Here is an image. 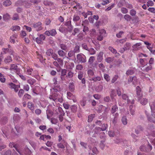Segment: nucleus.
Wrapping results in <instances>:
<instances>
[{
  "label": "nucleus",
  "instance_id": "obj_1",
  "mask_svg": "<svg viewBox=\"0 0 155 155\" xmlns=\"http://www.w3.org/2000/svg\"><path fill=\"white\" fill-rule=\"evenodd\" d=\"M9 70L10 72L12 74L15 73L18 74L19 72V69L18 68V66L15 64H11L10 66Z\"/></svg>",
  "mask_w": 155,
  "mask_h": 155
},
{
  "label": "nucleus",
  "instance_id": "obj_2",
  "mask_svg": "<svg viewBox=\"0 0 155 155\" xmlns=\"http://www.w3.org/2000/svg\"><path fill=\"white\" fill-rule=\"evenodd\" d=\"M33 27L35 28L37 31L41 30L43 29L42 23L40 21L34 23L33 24Z\"/></svg>",
  "mask_w": 155,
  "mask_h": 155
},
{
  "label": "nucleus",
  "instance_id": "obj_3",
  "mask_svg": "<svg viewBox=\"0 0 155 155\" xmlns=\"http://www.w3.org/2000/svg\"><path fill=\"white\" fill-rule=\"evenodd\" d=\"M89 24L88 21L87 20L82 21V26L83 27V31L85 33L89 31V28L87 25Z\"/></svg>",
  "mask_w": 155,
  "mask_h": 155
},
{
  "label": "nucleus",
  "instance_id": "obj_4",
  "mask_svg": "<svg viewBox=\"0 0 155 155\" xmlns=\"http://www.w3.org/2000/svg\"><path fill=\"white\" fill-rule=\"evenodd\" d=\"M77 58L78 60L81 63H84L86 61L85 56L82 54H78L77 56Z\"/></svg>",
  "mask_w": 155,
  "mask_h": 155
},
{
  "label": "nucleus",
  "instance_id": "obj_5",
  "mask_svg": "<svg viewBox=\"0 0 155 155\" xmlns=\"http://www.w3.org/2000/svg\"><path fill=\"white\" fill-rule=\"evenodd\" d=\"M45 38V35L43 34H40L38 37L36 38V41L38 44H41L43 43V41Z\"/></svg>",
  "mask_w": 155,
  "mask_h": 155
},
{
  "label": "nucleus",
  "instance_id": "obj_6",
  "mask_svg": "<svg viewBox=\"0 0 155 155\" xmlns=\"http://www.w3.org/2000/svg\"><path fill=\"white\" fill-rule=\"evenodd\" d=\"M44 34L47 36L51 35L54 36L57 34V32L55 29H52L50 31H46Z\"/></svg>",
  "mask_w": 155,
  "mask_h": 155
},
{
  "label": "nucleus",
  "instance_id": "obj_7",
  "mask_svg": "<svg viewBox=\"0 0 155 155\" xmlns=\"http://www.w3.org/2000/svg\"><path fill=\"white\" fill-rule=\"evenodd\" d=\"M9 53L11 55H13L14 53L13 51L11 49H9L8 48H3L2 49V54H5L7 53Z\"/></svg>",
  "mask_w": 155,
  "mask_h": 155
},
{
  "label": "nucleus",
  "instance_id": "obj_8",
  "mask_svg": "<svg viewBox=\"0 0 155 155\" xmlns=\"http://www.w3.org/2000/svg\"><path fill=\"white\" fill-rule=\"evenodd\" d=\"M102 128H101L99 127H96L94 129V130H95V132L97 134L99 131H104L107 129V126L106 124H104L102 126Z\"/></svg>",
  "mask_w": 155,
  "mask_h": 155
},
{
  "label": "nucleus",
  "instance_id": "obj_9",
  "mask_svg": "<svg viewBox=\"0 0 155 155\" xmlns=\"http://www.w3.org/2000/svg\"><path fill=\"white\" fill-rule=\"evenodd\" d=\"M64 63L65 68L68 70H71L74 67V64L73 63H68L67 61H65Z\"/></svg>",
  "mask_w": 155,
  "mask_h": 155
},
{
  "label": "nucleus",
  "instance_id": "obj_10",
  "mask_svg": "<svg viewBox=\"0 0 155 155\" xmlns=\"http://www.w3.org/2000/svg\"><path fill=\"white\" fill-rule=\"evenodd\" d=\"M67 70L65 69H62L61 71V78L62 81H64L67 77L66 75Z\"/></svg>",
  "mask_w": 155,
  "mask_h": 155
},
{
  "label": "nucleus",
  "instance_id": "obj_11",
  "mask_svg": "<svg viewBox=\"0 0 155 155\" xmlns=\"http://www.w3.org/2000/svg\"><path fill=\"white\" fill-rule=\"evenodd\" d=\"M9 85L10 86V88L12 89H14L16 92L18 91L19 88L20 87V85H16L12 83L9 84Z\"/></svg>",
  "mask_w": 155,
  "mask_h": 155
},
{
  "label": "nucleus",
  "instance_id": "obj_12",
  "mask_svg": "<svg viewBox=\"0 0 155 155\" xmlns=\"http://www.w3.org/2000/svg\"><path fill=\"white\" fill-rule=\"evenodd\" d=\"M9 146L11 148L14 147L15 150L19 153H20V151L19 150V145L17 144H15L13 142L10 143L9 144Z\"/></svg>",
  "mask_w": 155,
  "mask_h": 155
},
{
  "label": "nucleus",
  "instance_id": "obj_13",
  "mask_svg": "<svg viewBox=\"0 0 155 155\" xmlns=\"http://www.w3.org/2000/svg\"><path fill=\"white\" fill-rule=\"evenodd\" d=\"M136 94L139 98L142 97V92L141 89L139 86H138L136 87Z\"/></svg>",
  "mask_w": 155,
  "mask_h": 155
},
{
  "label": "nucleus",
  "instance_id": "obj_14",
  "mask_svg": "<svg viewBox=\"0 0 155 155\" xmlns=\"http://www.w3.org/2000/svg\"><path fill=\"white\" fill-rule=\"evenodd\" d=\"M67 143L64 140H62L61 143L58 144L57 147L60 148L64 149L65 148V146L66 145Z\"/></svg>",
  "mask_w": 155,
  "mask_h": 155
},
{
  "label": "nucleus",
  "instance_id": "obj_15",
  "mask_svg": "<svg viewBox=\"0 0 155 155\" xmlns=\"http://www.w3.org/2000/svg\"><path fill=\"white\" fill-rule=\"evenodd\" d=\"M104 53L102 51H100L97 54V59L98 62H101L103 59V55Z\"/></svg>",
  "mask_w": 155,
  "mask_h": 155
},
{
  "label": "nucleus",
  "instance_id": "obj_16",
  "mask_svg": "<svg viewBox=\"0 0 155 155\" xmlns=\"http://www.w3.org/2000/svg\"><path fill=\"white\" fill-rule=\"evenodd\" d=\"M20 27L18 25H13L11 28V29L13 31H18L20 30Z\"/></svg>",
  "mask_w": 155,
  "mask_h": 155
},
{
  "label": "nucleus",
  "instance_id": "obj_17",
  "mask_svg": "<svg viewBox=\"0 0 155 155\" xmlns=\"http://www.w3.org/2000/svg\"><path fill=\"white\" fill-rule=\"evenodd\" d=\"M56 111L57 114L64 115L65 113L61 107H58V109H56Z\"/></svg>",
  "mask_w": 155,
  "mask_h": 155
},
{
  "label": "nucleus",
  "instance_id": "obj_18",
  "mask_svg": "<svg viewBox=\"0 0 155 155\" xmlns=\"http://www.w3.org/2000/svg\"><path fill=\"white\" fill-rule=\"evenodd\" d=\"M149 104L151 111L155 113V101L153 102H150Z\"/></svg>",
  "mask_w": 155,
  "mask_h": 155
},
{
  "label": "nucleus",
  "instance_id": "obj_19",
  "mask_svg": "<svg viewBox=\"0 0 155 155\" xmlns=\"http://www.w3.org/2000/svg\"><path fill=\"white\" fill-rule=\"evenodd\" d=\"M17 35L16 34H14L11 36L10 38V41L11 43H15L16 39L17 38Z\"/></svg>",
  "mask_w": 155,
  "mask_h": 155
},
{
  "label": "nucleus",
  "instance_id": "obj_20",
  "mask_svg": "<svg viewBox=\"0 0 155 155\" xmlns=\"http://www.w3.org/2000/svg\"><path fill=\"white\" fill-rule=\"evenodd\" d=\"M139 100L140 101V103L141 104L143 105L146 104L148 102L147 99L146 98H143L141 100H140V98H139Z\"/></svg>",
  "mask_w": 155,
  "mask_h": 155
},
{
  "label": "nucleus",
  "instance_id": "obj_21",
  "mask_svg": "<svg viewBox=\"0 0 155 155\" xmlns=\"http://www.w3.org/2000/svg\"><path fill=\"white\" fill-rule=\"evenodd\" d=\"M58 94L56 93H54L52 95H50L49 97V98L51 100H53L54 101H55L58 99Z\"/></svg>",
  "mask_w": 155,
  "mask_h": 155
},
{
  "label": "nucleus",
  "instance_id": "obj_22",
  "mask_svg": "<svg viewBox=\"0 0 155 155\" xmlns=\"http://www.w3.org/2000/svg\"><path fill=\"white\" fill-rule=\"evenodd\" d=\"M28 107L32 111H33L35 109L34 105L31 102H30L28 103Z\"/></svg>",
  "mask_w": 155,
  "mask_h": 155
},
{
  "label": "nucleus",
  "instance_id": "obj_23",
  "mask_svg": "<svg viewBox=\"0 0 155 155\" xmlns=\"http://www.w3.org/2000/svg\"><path fill=\"white\" fill-rule=\"evenodd\" d=\"M109 50L111 52L114 54H117L116 57H117L120 54L119 53H117V51L115 49L113 48L112 47H109Z\"/></svg>",
  "mask_w": 155,
  "mask_h": 155
},
{
  "label": "nucleus",
  "instance_id": "obj_24",
  "mask_svg": "<svg viewBox=\"0 0 155 155\" xmlns=\"http://www.w3.org/2000/svg\"><path fill=\"white\" fill-rule=\"evenodd\" d=\"M65 25L68 26V28H69V31H71L73 29V27L72 26L71 21H67L65 23Z\"/></svg>",
  "mask_w": 155,
  "mask_h": 155
},
{
  "label": "nucleus",
  "instance_id": "obj_25",
  "mask_svg": "<svg viewBox=\"0 0 155 155\" xmlns=\"http://www.w3.org/2000/svg\"><path fill=\"white\" fill-rule=\"evenodd\" d=\"M152 116L151 117H148V120L150 122L155 123V114H152Z\"/></svg>",
  "mask_w": 155,
  "mask_h": 155
},
{
  "label": "nucleus",
  "instance_id": "obj_26",
  "mask_svg": "<svg viewBox=\"0 0 155 155\" xmlns=\"http://www.w3.org/2000/svg\"><path fill=\"white\" fill-rule=\"evenodd\" d=\"M12 61V57L10 56H7L4 59V62L6 63L10 62Z\"/></svg>",
  "mask_w": 155,
  "mask_h": 155
},
{
  "label": "nucleus",
  "instance_id": "obj_27",
  "mask_svg": "<svg viewBox=\"0 0 155 155\" xmlns=\"http://www.w3.org/2000/svg\"><path fill=\"white\" fill-rule=\"evenodd\" d=\"M31 97V96L30 95L25 94L23 97L22 99L23 101H25L28 99H30Z\"/></svg>",
  "mask_w": 155,
  "mask_h": 155
},
{
  "label": "nucleus",
  "instance_id": "obj_28",
  "mask_svg": "<svg viewBox=\"0 0 155 155\" xmlns=\"http://www.w3.org/2000/svg\"><path fill=\"white\" fill-rule=\"evenodd\" d=\"M122 99L125 100L127 101L128 104H129L130 102V100L128 99V96L126 94H123L122 95Z\"/></svg>",
  "mask_w": 155,
  "mask_h": 155
},
{
  "label": "nucleus",
  "instance_id": "obj_29",
  "mask_svg": "<svg viewBox=\"0 0 155 155\" xmlns=\"http://www.w3.org/2000/svg\"><path fill=\"white\" fill-rule=\"evenodd\" d=\"M47 117L49 119L50 117L53 114V112L51 110H48L46 111Z\"/></svg>",
  "mask_w": 155,
  "mask_h": 155
},
{
  "label": "nucleus",
  "instance_id": "obj_30",
  "mask_svg": "<svg viewBox=\"0 0 155 155\" xmlns=\"http://www.w3.org/2000/svg\"><path fill=\"white\" fill-rule=\"evenodd\" d=\"M3 4L5 6H8L12 4V2L10 0H6L3 2Z\"/></svg>",
  "mask_w": 155,
  "mask_h": 155
},
{
  "label": "nucleus",
  "instance_id": "obj_31",
  "mask_svg": "<svg viewBox=\"0 0 155 155\" xmlns=\"http://www.w3.org/2000/svg\"><path fill=\"white\" fill-rule=\"evenodd\" d=\"M35 80L32 78H31L27 81V82L31 85H33L34 83H35Z\"/></svg>",
  "mask_w": 155,
  "mask_h": 155
},
{
  "label": "nucleus",
  "instance_id": "obj_32",
  "mask_svg": "<svg viewBox=\"0 0 155 155\" xmlns=\"http://www.w3.org/2000/svg\"><path fill=\"white\" fill-rule=\"evenodd\" d=\"M121 121L123 124L124 125H126L127 123V120L126 116L123 117Z\"/></svg>",
  "mask_w": 155,
  "mask_h": 155
},
{
  "label": "nucleus",
  "instance_id": "obj_33",
  "mask_svg": "<svg viewBox=\"0 0 155 155\" xmlns=\"http://www.w3.org/2000/svg\"><path fill=\"white\" fill-rule=\"evenodd\" d=\"M58 53L60 56L62 57L64 56L66 54V53L64 51L61 50H58Z\"/></svg>",
  "mask_w": 155,
  "mask_h": 155
},
{
  "label": "nucleus",
  "instance_id": "obj_34",
  "mask_svg": "<svg viewBox=\"0 0 155 155\" xmlns=\"http://www.w3.org/2000/svg\"><path fill=\"white\" fill-rule=\"evenodd\" d=\"M53 53V50L51 48L48 50L46 52L47 55L48 56H51Z\"/></svg>",
  "mask_w": 155,
  "mask_h": 155
},
{
  "label": "nucleus",
  "instance_id": "obj_35",
  "mask_svg": "<svg viewBox=\"0 0 155 155\" xmlns=\"http://www.w3.org/2000/svg\"><path fill=\"white\" fill-rule=\"evenodd\" d=\"M80 19V17L77 15H74L73 17V21L74 22L78 21Z\"/></svg>",
  "mask_w": 155,
  "mask_h": 155
},
{
  "label": "nucleus",
  "instance_id": "obj_36",
  "mask_svg": "<svg viewBox=\"0 0 155 155\" xmlns=\"http://www.w3.org/2000/svg\"><path fill=\"white\" fill-rule=\"evenodd\" d=\"M102 78V76H97L93 78L92 80L96 82L97 81H100Z\"/></svg>",
  "mask_w": 155,
  "mask_h": 155
},
{
  "label": "nucleus",
  "instance_id": "obj_37",
  "mask_svg": "<svg viewBox=\"0 0 155 155\" xmlns=\"http://www.w3.org/2000/svg\"><path fill=\"white\" fill-rule=\"evenodd\" d=\"M95 114H91L88 117V121L89 122H91L94 118V117Z\"/></svg>",
  "mask_w": 155,
  "mask_h": 155
},
{
  "label": "nucleus",
  "instance_id": "obj_38",
  "mask_svg": "<svg viewBox=\"0 0 155 155\" xmlns=\"http://www.w3.org/2000/svg\"><path fill=\"white\" fill-rule=\"evenodd\" d=\"M103 86L101 85H99L96 88V90L97 92H101L103 89Z\"/></svg>",
  "mask_w": 155,
  "mask_h": 155
},
{
  "label": "nucleus",
  "instance_id": "obj_39",
  "mask_svg": "<svg viewBox=\"0 0 155 155\" xmlns=\"http://www.w3.org/2000/svg\"><path fill=\"white\" fill-rule=\"evenodd\" d=\"M84 34L83 33H80L77 36V39L78 40L81 41L83 39Z\"/></svg>",
  "mask_w": 155,
  "mask_h": 155
},
{
  "label": "nucleus",
  "instance_id": "obj_40",
  "mask_svg": "<svg viewBox=\"0 0 155 155\" xmlns=\"http://www.w3.org/2000/svg\"><path fill=\"white\" fill-rule=\"evenodd\" d=\"M12 19L14 20H17L19 19V17L17 13H15L13 14Z\"/></svg>",
  "mask_w": 155,
  "mask_h": 155
},
{
  "label": "nucleus",
  "instance_id": "obj_41",
  "mask_svg": "<svg viewBox=\"0 0 155 155\" xmlns=\"http://www.w3.org/2000/svg\"><path fill=\"white\" fill-rule=\"evenodd\" d=\"M33 69L31 68H26V74L28 75H31Z\"/></svg>",
  "mask_w": 155,
  "mask_h": 155
},
{
  "label": "nucleus",
  "instance_id": "obj_42",
  "mask_svg": "<svg viewBox=\"0 0 155 155\" xmlns=\"http://www.w3.org/2000/svg\"><path fill=\"white\" fill-rule=\"evenodd\" d=\"M36 54L38 56V58L39 59L41 62L44 59L42 55L39 54L38 52H36Z\"/></svg>",
  "mask_w": 155,
  "mask_h": 155
},
{
  "label": "nucleus",
  "instance_id": "obj_43",
  "mask_svg": "<svg viewBox=\"0 0 155 155\" xmlns=\"http://www.w3.org/2000/svg\"><path fill=\"white\" fill-rule=\"evenodd\" d=\"M124 18L127 21H130L131 19V17L128 14L125 15L124 16Z\"/></svg>",
  "mask_w": 155,
  "mask_h": 155
},
{
  "label": "nucleus",
  "instance_id": "obj_44",
  "mask_svg": "<svg viewBox=\"0 0 155 155\" xmlns=\"http://www.w3.org/2000/svg\"><path fill=\"white\" fill-rule=\"evenodd\" d=\"M69 88L70 90L71 91H73L74 90V85L73 83H70L69 84Z\"/></svg>",
  "mask_w": 155,
  "mask_h": 155
},
{
  "label": "nucleus",
  "instance_id": "obj_45",
  "mask_svg": "<svg viewBox=\"0 0 155 155\" xmlns=\"http://www.w3.org/2000/svg\"><path fill=\"white\" fill-rule=\"evenodd\" d=\"M10 15L8 13H6L3 15V18L5 20H7L10 18Z\"/></svg>",
  "mask_w": 155,
  "mask_h": 155
},
{
  "label": "nucleus",
  "instance_id": "obj_46",
  "mask_svg": "<svg viewBox=\"0 0 155 155\" xmlns=\"http://www.w3.org/2000/svg\"><path fill=\"white\" fill-rule=\"evenodd\" d=\"M117 109L118 107H117L116 105L113 106L112 107L111 110V113L112 114L116 112V110Z\"/></svg>",
  "mask_w": 155,
  "mask_h": 155
},
{
  "label": "nucleus",
  "instance_id": "obj_47",
  "mask_svg": "<svg viewBox=\"0 0 155 155\" xmlns=\"http://www.w3.org/2000/svg\"><path fill=\"white\" fill-rule=\"evenodd\" d=\"M87 74L89 77H91L94 75V72L91 69L88 70L87 71Z\"/></svg>",
  "mask_w": 155,
  "mask_h": 155
},
{
  "label": "nucleus",
  "instance_id": "obj_48",
  "mask_svg": "<svg viewBox=\"0 0 155 155\" xmlns=\"http://www.w3.org/2000/svg\"><path fill=\"white\" fill-rule=\"evenodd\" d=\"M141 45L140 43H137L132 46V47L135 49H138L139 47Z\"/></svg>",
  "mask_w": 155,
  "mask_h": 155
},
{
  "label": "nucleus",
  "instance_id": "obj_49",
  "mask_svg": "<svg viewBox=\"0 0 155 155\" xmlns=\"http://www.w3.org/2000/svg\"><path fill=\"white\" fill-rule=\"evenodd\" d=\"M130 13L132 16H134L136 15L137 12L134 9H132L130 11Z\"/></svg>",
  "mask_w": 155,
  "mask_h": 155
},
{
  "label": "nucleus",
  "instance_id": "obj_50",
  "mask_svg": "<svg viewBox=\"0 0 155 155\" xmlns=\"http://www.w3.org/2000/svg\"><path fill=\"white\" fill-rule=\"evenodd\" d=\"M114 60L113 58L111 57H108L105 59V61L108 63H111Z\"/></svg>",
  "mask_w": 155,
  "mask_h": 155
},
{
  "label": "nucleus",
  "instance_id": "obj_51",
  "mask_svg": "<svg viewBox=\"0 0 155 155\" xmlns=\"http://www.w3.org/2000/svg\"><path fill=\"white\" fill-rule=\"evenodd\" d=\"M104 78L107 82H108L110 80V77L108 74H104Z\"/></svg>",
  "mask_w": 155,
  "mask_h": 155
},
{
  "label": "nucleus",
  "instance_id": "obj_52",
  "mask_svg": "<svg viewBox=\"0 0 155 155\" xmlns=\"http://www.w3.org/2000/svg\"><path fill=\"white\" fill-rule=\"evenodd\" d=\"M152 68V66L151 65L147 66L146 67L145 69H142L144 71H146L148 72L149 70H151Z\"/></svg>",
  "mask_w": 155,
  "mask_h": 155
},
{
  "label": "nucleus",
  "instance_id": "obj_53",
  "mask_svg": "<svg viewBox=\"0 0 155 155\" xmlns=\"http://www.w3.org/2000/svg\"><path fill=\"white\" fill-rule=\"evenodd\" d=\"M24 91L22 89H20L18 92V95L20 97H21L24 93Z\"/></svg>",
  "mask_w": 155,
  "mask_h": 155
},
{
  "label": "nucleus",
  "instance_id": "obj_54",
  "mask_svg": "<svg viewBox=\"0 0 155 155\" xmlns=\"http://www.w3.org/2000/svg\"><path fill=\"white\" fill-rule=\"evenodd\" d=\"M60 47L64 51L66 50L67 49V46L64 44H61L60 45Z\"/></svg>",
  "mask_w": 155,
  "mask_h": 155
},
{
  "label": "nucleus",
  "instance_id": "obj_55",
  "mask_svg": "<svg viewBox=\"0 0 155 155\" xmlns=\"http://www.w3.org/2000/svg\"><path fill=\"white\" fill-rule=\"evenodd\" d=\"M74 52L75 53H78L80 52V46L76 45L74 48Z\"/></svg>",
  "mask_w": 155,
  "mask_h": 155
},
{
  "label": "nucleus",
  "instance_id": "obj_56",
  "mask_svg": "<svg viewBox=\"0 0 155 155\" xmlns=\"http://www.w3.org/2000/svg\"><path fill=\"white\" fill-rule=\"evenodd\" d=\"M134 80V81L137 80V78L136 77H130L128 79V81L129 82H131L133 81Z\"/></svg>",
  "mask_w": 155,
  "mask_h": 155
},
{
  "label": "nucleus",
  "instance_id": "obj_57",
  "mask_svg": "<svg viewBox=\"0 0 155 155\" xmlns=\"http://www.w3.org/2000/svg\"><path fill=\"white\" fill-rule=\"evenodd\" d=\"M119 76L118 75H114L111 80V83H113L115 82L117 80Z\"/></svg>",
  "mask_w": 155,
  "mask_h": 155
},
{
  "label": "nucleus",
  "instance_id": "obj_58",
  "mask_svg": "<svg viewBox=\"0 0 155 155\" xmlns=\"http://www.w3.org/2000/svg\"><path fill=\"white\" fill-rule=\"evenodd\" d=\"M74 73L71 71H70L67 74V77L71 78L73 77Z\"/></svg>",
  "mask_w": 155,
  "mask_h": 155
},
{
  "label": "nucleus",
  "instance_id": "obj_59",
  "mask_svg": "<svg viewBox=\"0 0 155 155\" xmlns=\"http://www.w3.org/2000/svg\"><path fill=\"white\" fill-rule=\"evenodd\" d=\"M90 54L91 55H93L96 53V51L93 48H90L89 50Z\"/></svg>",
  "mask_w": 155,
  "mask_h": 155
},
{
  "label": "nucleus",
  "instance_id": "obj_60",
  "mask_svg": "<svg viewBox=\"0 0 155 155\" xmlns=\"http://www.w3.org/2000/svg\"><path fill=\"white\" fill-rule=\"evenodd\" d=\"M134 73V71L133 70H127L126 73V74L127 75H132Z\"/></svg>",
  "mask_w": 155,
  "mask_h": 155
},
{
  "label": "nucleus",
  "instance_id": "obj_61",
  "mask_svg": "<svg viewBox=\"0 0 155 155\" xmlns=\"http://www.w3.org/2000/svg\"><path fill=\"white\" fill-rule=\"evenodd\" d=\"M26 35V32L25 31L22 30L20 34V35L21 38H24Z\"/></svg>",
  "mask_w": 155,
  "mask_h": 155
},
{
  "label": "nucleus",
  "instance_id": "obj_62",
  "mask_svg": "<svg viewBox=\"0 0 155 155\" xmlns=\"http://www.w3.org/2000/svg\"><path fill=\"white\" fill-rule=\"evenodd\" d=\"M83 73L81 72H80L78 73V78L80 80H81L83 78Z\"/></svg>",
  "mask_w": 155,
  "mask_h": 155
},
{
  "label": "nucleus",
  "instance_id": "obj_63",
  "mask_svg": "<svg viewBox=\"0 0 155 155\" xmlns=\"http://www.w3.org/2000/svg\"><path fill=\"white\" fill-rule=\"evenodd\" d=\"M121 12L123 13L126 14L127 13L128 11L126 8L123 7L121 9Z\"/></svg>",
  "mask_w": 155,
  "mask_h": 155
},
{
  "label": "nucleus",
  "instance_id": "obj_64",
  "mask_svg": "<svg viewBox=\"0 0 155 155\" xmlns=\"http://www.w3.org/2000/svg\"><path fill=\"white\" fill-rule=\"evenodd\" d=\"M94 60V56H91L90 58L88 61V62L89 63H90V64H91L93 63Z\"/></svg>",
  "mask_w": 155,
  "mask_h": 155
}]
</instances>
